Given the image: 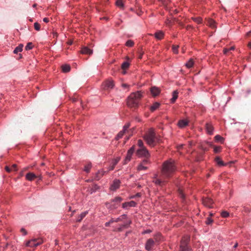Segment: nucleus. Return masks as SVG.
<instances>
[{"label":"nucleus","instance_id":"obj_46","mask_svg":"<svg viewBox=\"0 0 251 251\" xmlns=\"http://www.w3.org/2000/svg\"><path fill=\"white\" fill-rule=\"evenodd\" d=\"M114 222V219L112 218L109 222H106L105 224V226H109L111 224H112V223H113Z\"/></svg>","mask_w":251,"mask_h":251},{"label":"nucleus","instance_id":"obj_12","mask_svg":"<svg viewBox=\"0 0 251 251\" xmlns=\"http://www.w3.org/2000/svg\"><path fill=\"white\" fill-rule=\"evenodd\" d=\"M120 157H118L112 160L110 165L108 168V171H112L114 169L115 166L118 164V163L120 160Z\"/></svg>","mask_w":251,"mask_h":251},{"label":"nucleus","instance_id":"obj_9","mask_svg":"<svg viewBox=\"0 0 251 251\" xmlns=\"http://www.w3.org/2000/svg\"><path fill=\"white\" fill-rule=\"evenodd\" d=\"M203 204L208 208H212L213 201L208 198H205L202 199Z\"/></svg>","mask_w":251,"mask_h":251},{"label":"nucleus","instance_id":"obj_5","mask_svg":"<svg viewBox=\"0 0 251 251\" xmlns=\"http://www.w3.org/2000/svg\"><path fill=\"white\" fill-rule=\"evenodd\" d=\"M137 154L139 157H143L147 159L150 157L149 151L146 148L139 149L137 151Z\"/></svg>","mask_w":251,"mask_h":251},{"label":"nucleus","instance_id":"obj_55","mask_svg":"<svg viewBox=\"0 0 251 251\" xmlns=\"http://www.w3.org/2000/svg\"><path fill=\"white\" fill-rule=\"evenodd\" d=\"M130 221H129L128 223H127L126 224L123 225L122 226L123 227H126L129 226L130 224Z\"/></svg>","mask_w":251,"mask_h":251},{"label":"nucleus","instance_id":"obj_6","mask_svg":"<svg viewBox=\"0 0 251 251\" xmlns=\"http://www.w3.org/2000/svg\"><path fill=\"white\" fill-rule=\"evenodd\" d=\"M188 240V237L182 240L180 245V251H189V248L187 246Z\"/></svg>","mask_w":251,"mask_h":251},{"label":"nucleus","instance_id":"obj_3","mask_svg":"<svg viewBox=\"0 0 251 251\" xmlns=\"http://www.w3.org/2000/svg\"><path fill=\"white\" fill-rule=\"evenodd\" d=\"M144 138L149 145L153 146L155 141V134L154 130L152 129H150L144 136Z\"/></svg>","mask_w":251,"mask_h":251},{"label":"nucleus","instance_id":"obj_20","mask_svg":"<svg viewBox=\"0 0 251 251\" xmlns=\"http://www.w3.org/2000/svg\"><path fill=\"white\" fill-rule=\"evenodd\" d=\"M81 53L86 54H92L93 53V50L87 47H84L81 50Z\"/></svg>","mask_w":251,"mask_h":251},{"label":"nucleus","instance_id":"obj_43","mask_svg":"<svg viewBox=\"0 0 251 251\" xmlns=\"http://www.w3.org/2000/svg\"><path fill=\"white\" fill-rule=\"evenodd\" d=\"M221 216L224 218H226L229 216V213L227 211H224L221 212Z\"/></svg>","mask_w":251,"mask_h":251},{"label":"nucleus","instance_id":"obj_31","mask_svg":"<svg viewBox=\"0 0 251 251\" xmlns=\"http://www.w3.org/2000/svg\"><path fill=\"white\" fill-rule=\"evenodd\" d=\"M126 215L123 214L121 215L120 217L114 219V222H118L119 221H122L123 220L126 219Z\"/></svg>","mask_w":251,"mask_h":251},{"label":"nucleus","instance_id":"obj_42","mask_svg":"<svg viewBox=\"0 0 251 251\" xmlns=\"http://www.w3.org/2000/svg\"><path fill=\"white\" fill-rule=\"evenodd\" d=\"M34 28L37 30V31H39L40 30V24L37 23V22H35L34 24Z\"/></svg>","mask_w":251,"mask_h":251},{"label":"nucleus","instance_id":"obj_30","mask_svg":"<svg viewBox=\"0 0 251 251\" xmlns=\"http://www.w3.org/2000/svg\"><path fill=\"white\" fill-rule=\"evenodd\" d=\"M71 68L69 65H64L62 66V70L64 73H67L70 71Z\"/></svg>","mask_w":251,"mask_h":251},{"label":"nucleus","instance_id":"obj_32","mask_svg":"<svg viewBox=\"0 0 251 251\" xmlns=\"http://www.w3.org/2000/svg\"><path fill=\"white\" fill-rule=\"evenodd\" d=\"M125 133H126L125 132H124V131H123V130H121L118 133V134L117 135V136H116L115 137V140H118L119 139L122 138L124 135V134H125Z\"/></svg>","mask_w":251,"mask_h":251},{"label":"nucleus","instance_id":"obj_29","mask_svg":"<svg viewBox=\"0 0 251 251\" xmlns=\"http://www.w3.org/2000/svg\"><path fill=\"white\" fill-rule=\"evenodd\" d=\"M88 211L82 212L76 220L77 222H80L87 214Z\"/></svg>","mask_w":251,"mask_h":251},{"label":"nucleus","instance_id":"obj_37","mask_svg":"<svg viewBox=\"0 0 251 251\" xmlns=\"http://www.w3.org/2000/svg\"><path fill=\"white\" fill-rule=\"evenodd\" d=\"M134 45V42L131 40H128L126 41V45L127 47H131Z\"/></svg>","mask_w":251,"mask_h":251},{"label":"nucleus","instance_id":"obj_11","mask_svg":"<svg viewBox=\"0 0 251 251\" xmlns=\"http://www.w3.org/2000/svg\"><path fill=\"white\" fill-rule=\"evenodd\" d=\"M149 160L147 159H144L138 166V171L145 170L147 169L148 167L145 165L149 163Z\"/></svg>","mask_w":251,"mask_h":251},{"label":"nucleus","instance_id":"obj_39","mask_svg":"<svg viewBox=\"0 0 251 251\" xmlns=\"http://www.w3.org/2000/svg\"><path fill=\"white\" fill-rule=\"evenodd\" d=\"M129 66V64L128 62L126 61L122 63V68L123 69H126Z\"/></svg>","mask_w":251,"mask_h":251},{"label":"nucleus","instance_id":"obj_52","mask_svg":"<svg viewBox=\"0 0 251 251\" xmlns=\"http://www.w3.org/2000/svg\"><path fill=\"white\" fill-rule=\"evenodd\" d=\"M179 195H180V197L182 198H184V195L183 193H182V191L181 190H179Z\"/></svg>","mask_w":251,"mask_h":251},{"label":"nucleus","instance_id":"obj_7","mask_svg":"<svg viewBox=\"0 0 251 251\" xmlns=\"http://www.w3.org/2000/svg\"><path fill=\"white\" fill-rule=\"evenodd\" d=\"M135 151V146H133L131 147L127 151L126 156L125 159L124 164H126L127 162H129L131 158L132 155Z\"/></svg>","mask_w":251,"mask_h":251},{"label":"nucleus","instance_id":"obj_45","mask_svg":"<svg viewBox=\"0 0 251 251\" xmlns=\"http://www.w3.org/2000/svg\"><path fill=\"white\" fill-rule=\"evenodd\" d=\"M162 4L166 6L167 5H168L169 3L170 2V0H161Z\"/></svg>","mask_w":251,"mask_h":251},{"label":"nucleus","instance_id":"obj_17","mask_svg":"<svg viewBox=\"0 0 251 251\" xmlns=\"http://www.w3.org/2000/svg\"><path fill=\"white\" fill-rule=\"evenodd\" d=\"M116 6L121 9H124L125 7V1L124 0H116Z\"/></svg>","mask_w":251,"mask_h":251},{"label":"nucleus","instance_id":"obj_56","mask_svg":"<svg viewBox=\"0 0 251 251\" xmlns=\"http://www.w3.org/2000/svg\"><path fill=\"white\" fill-rule=\"evenodd\" d=\"M21 231L23 233L24 235H26L27 233L26 231H25V230L24 228H22Z\"/></svg>","mask_w":251,"mask_h":251},{"label":"nucleus","instance_id":"obj_58","mask_svg":"<svg viewBox=\"0 0 251 251\" xmlns=\"http://www.w3.org/2000/svg\"><path fill=\"white\" fill-rule=\"evenodd\" d=\"M122 86L123 88H125L128 87V85L126 84H123L122 85Z\"/></svg>","mask_w":251,"mask_h":251},{"label":"nucleus","instance_id":"obj_19","mask_svg":"<svg viewBox=\"0 0 251 251\" xmlns=\"http://www.w3.org/2000/svg\"><path fill=\"white\" fill-rule=\"evenodd\" d=\"M205 128L207 133L210 135H211L213 133L214 127L211 124L206 123L205 125Z\"/></svg>","mask_w":251,"mask_h":251},{"label":"nucleus","instance_id":"obj_14","mask_svg":"<svg viewBox=\"0 0 251 251\" xmlns=\"http://www.w3.org/2000/svg\"><path fill=\"white\" fill-rule=\"evenodd\" d=\"M120 181L118 179H115L113 181L112 184L110 186V189L112 191H115L119 188Z\"/></svg>","mask_w":251,"mask_h":251},{"label":"nucleus","instance_id":"obj_36","mask_svg":"<svg viewBox=\"0 0 251 251\" xmlns=\"http://www.w3.org/2000/svg\"><path fill=\"white\" fill-rule=\"evenodd\" d=\"M192 19L193 21L199 24L201 23L202 21L201 17H193Z\"/></svg>","mask_w":251,"mask_h":251},{"label":"nucleus","instance_id":"obj_63","mask_svg":"<svg viewBox=\"0 0 251 251\" xmlns=\"http://www.w3.org/2000/svg\"><path fill=\"white\" fill-rule=\"evenodd\" d=\"M234 49H235L234 47L233 46V47H230L229 49H228V50L229 51V50H234Z\"/></svg>","mask_w":251,"mask_h":251},{"label":"nucleus","instance_id":"obj_64","mask_svg":"<svg viewBox=\"0 0 251 251\" xmlns=\"http://www.w3.org/2000/svg\"><path fill=\"white\" fill-rule=\"evenodd\" d=\"M248 47L250 48H251V42L249 43L248 44Z\"/></svg>","mask_w":251,"mask_h":251},{"label":"nucleus","instance_id":"obj_21","mask_svg":"<svg viewBox=\"0 0 251 251\" xmlns=\"http://www.w3.org/2000/svg\"><path fill=\"white\" fill-rule=\"evenodd\" d=\"M188 121L186 120H181L178 122L177 125L180 128H183L187 126Z\"/></svg>","mask_w":251,"mask_h":251},{"label":"nucleus","instance_id":"obj_16","mask_svg":"<svg viewBox=\"0 0 251 251\" xmlns=\"http://www.w3.org/2000/svg\"><path fill=\"white\" fill-rule=\"evenodd\" d=\"M161 178H156V179L153 180L152 182L153 183H154V184H156V185H159V186L162 185L163 184H164L166 182V181H165V179H164V178H165V177H162L161 175Z\"/></svg>","mask_w":251,"mask_h":251},{"label":"nucleus","instance_id":"obj_22","mask_svg":"<svg viewBox=\"0 0 251 251\" xmlns=\"http://www.w3.org/2000/svg\"><path fill=\"white\" fill-rule=\"evenodd\" d=\"M36 177L37 175L33 173L30 172L27 173L25 176L26 179L29 181L33 180L34 178H36Z\"/></svg>","mask_w":251,"mask_h":251},{"label":"nucleus","instance_id":"obj_59","mask_svg":"<svg viewBox=\"0 0 251 251\" xmlns=\"http://www.w3.org/2000/svg\"><path fill=\"white\" fill-rule=\"evenodd\" d=\"M153 180L156 179V178H158V175L157 174H155L154 175V176L153 177Z\"/></svg>","mask_w":251,"mask_h":251},{"label":"nucleus","instance_id":"obj_25","mask_svg":"<svg viewBox=\"0 0 251 251\" xmlns=\"http://www.w3.org/2000/svg\"><path fill=\"white\" fill-rule=\"evenodd\" d=\"M177 98H178V92L176 90L173 91V95H172V98L171 99V102L174 103Z\"/></svg>","mask_w":251,"mask_h":251},{"label":"nucleus","instance_id":"obj_8","mask_svg":"<svg viewBox=\"0 0 251 251\" xmlns=\"http://www.w3.org/2000/svg\"><path fill=\"white\" fill-rule=\"evenodd\" d=\"M137 203L133 201L128 202H126L122 204V208L125 209H128L129 207H134L136 206Z\"/></svg>","mask_w":251,"mask_h":251},{"label":"nucleus","instance_id":"obj_49","mask_svg":"<svg viewBox=\"0 0 251 251\" xmlns=\"http://www.w3.org/2000/svg\"><path fill=\"white\" fill-rule=\"evenodd\" d=\"M141 197V194L140 193H138L135 195H132V196H130L129 199H131L135 198L136 197Z\"/></svg>","mask_w":251,"mask_h":251},{"label":"nucleus","instance_id":"obj_61","mask_svg":"<svg viewBox=\"0 0 251 251\" xmlns=\"http://www.w3.org/2000/svg\"><path fill=\"white\" fill-rule=\"evenodd\" d=\"M36 178H37L38 180H41L42 179V176L41 175H37Z\"/></svg>","mask_w":251,"mask_h":251},{"label":"nucleus","instance_id":"obj_28","mask_svg":"<svg viewBox=\"0 0 251 251\" xmlns=\"http://www.w3.org/2000/svg\"><path fill=\"white\" fill-rule=\"evenodd\" d=\"M215 161L216 162L217 164L220 166H224L226 165V164H225L224 162L221 160V159L218 156L215 158Z\"/></svg>","mask_w":251,"mask_h":251},{"label":"nucleus","instance_id":"obj_47","mask_svg":"<svg viewBox=\"0 0 251 251\" xmlns=\"http://www.w3.org/2000/svg\"><path fill=\"white\" fill-rule=\"evenodd\" d=\"M208 23H209V25L210 26H211L212 27H215V22L212 20L210 19L208 21Z\"/></svg>","mask_w":251,"mask_h":251},{"label":"nucleus","instance_id":"obj_23","mask_svg":"<svg viewBox=\"0 0 251 251\" xmlns=\"http://www.w3.org/2000/svg\"><path fill=\"white\" fill-rule=\"evenodd\" d=\"M151 93L152 95V96H153L154 97H155L159 94L160 90H159V88L157 87H152L151 89Z\"/></svg>","mask_w":251,"mask_h":251},{"label":"nucleus","instance_id":"obj_26","mask_svg":"<svg viewBox=\"0 0 251 251\" xmlns=\"http://www.w3.org/2000/svg\"><path fill=\"white\" fill-rule=\"evenodd\" d=\"M160 106V103L158 102H154L150 107L151 111L153 112L159 108Z\"/></svg>","mask_w":251,"mask_h":251},{"label":"nucleus","instance_id":"obj_41","mask_svg":"<svg viewBox=\"0 0 251 251\" xmlns=\"http://www.w3.org/2000/svg\"><path fill=\"white\" fill-rule=\"evenodd\" d=\"M178 48H179L178 46H175V45L173 46L172 50H173L174 53H176V54L178 53Z\"/></svg>","mask_w":251,"mask_h":251},{"label":"nucleus","instance_id":"obj_48","mask_svg":"<svg viewBox=\"0 0 251 251\" xmlns=\"http://www.w3.org/2000/svg\"><path fill=\"white\" fill-rule=\"evenodd\" d=\"M221 148L219 146L215 147L214 149V152L216 153L219 152L221 151Z\"/></svg>","mask_w":251,"mask_h":251},{"label":"nucleus","instance_id":"obj_57","mask_svg":"<svg viewBox=\"0 0 251 251\" xmlns=\"http://www.w3.org/2000/svg\"><path fill=\"white\" fill-rule=\"evenodd\" d=\"M228 51H229L228 49H224L223 50V52L224 54H226Z\"/></svg>","mask_w":251,"mask_h":251},{"label":"nucleus","instance_id":"obj_18","mask_svg":"<svg viewBox=\"0 0 251 251\" xmlns=\"http://www.w3.org/2000/svg\"><path fill=\"white\" fill-rule=\"evenodd\" d=\"M108 171H105L103 170H100L98 172V173L96 174V176L95 179L97 180H99L101 176H104L105 174H106Z\"/></svg>","mask_w":251,"mask_h":251},{"label":"nucleus","instance_id":"obj_13","mask_svg":"<svg viewBox=\"0 0 251 251\" xmlns=\"http://www.w3.org/2000/svg\"><path fill=\"white\" fill-rule=\"evenodd\" d=\"M154 244V242L152 239H149L147 240L146 245L145 249L147 251L151 250Z\"/></svg>","mask_w":251,"mask_h":251},{"label":"nucleus","instance_id":"obj_54","mask_svg":"<svg viewBox=\"0 0 251 251\" xmlns=\"http://www.w3.org/2000/svg\"><path fill=\"white\" fill-rule=\"evenodd\" d=\"M6 171L8 172H10L12 169H11L8 166H6L5 168Z\"/></svg>","mask_w":251,"mask_h":251},{"label":"nucleus","instance_id":"obj_51","mask_svg":"<svg viewBox=\"0 0 251 251\" xmlns=\"http://www.w3.org/2000/svg\"><path fill=\"white\" fill-rule=\"evenodd\" d=\"M16 168H17L16 164H13V165H12L11 169L16 171V170H17Z\"/></svg>","mask_w":251,"mask_h":251},{"label":"nucleus","instance_id":"obj_53","mask_svg":"<svg viewBox=\"0 0 251 251\" xmlns=\"http://www.w3.org/2000/svg\"><path fill=\"white\" fill-rule=\"evenodd\" d=\"M43 21L45 23H48L49 22V19L48 18L45 17L43 19Z\"/></svg>","mask_w":251,"mask_h":251},{"label":"nucleus","instance_id":"obj_40","mask_svg":"<svg viewBox=\"0 0 251 251\" xmlns=\"http://www.w3.org/2000/svg\"><path fill=\"white\" fill-rule=\"evenodd\" d=\"M138 146L139 147V149L145 148L144 146L143 141L141 140H138L137 142Z\"/></svg>","mask_w":251,"mask_h":251},{"label":"nucleus","instance_id":"obj_2","mask_svg":"<svg viewBox=\"0 0 251 251\" xmlns=\"http://www.w3.org/2000/svg\"><path fill=\"white\" fill-rule=\"evenodd\" d=\"M142 97L140 91L133 93L130 95L127 100V104L130 107H135L138 105L139 100Z\"/></svg>","mask_w":251,"mask_h":251},{"label":"nucleus","instance_id":"obj_35","mask_svg":"<svg viewBox=\"0 0 251 251\" xmlns=\"http://www.w3.org/2000/svg\"><path fill=\"white\" fill-rule=\"evenodd\" d=\"M91 167H92V165H91V163H88V164H87V165H86L85 166V167H84V170L86 172L88 173V172H89V171H90V169H91Z\"/></svg>","mask_w":251,"mask_h":251},{"label":"nucleus","instance_id":"obj_4","mask_svg":"<svg viewBox=\"0 0 251 251\" xmlns=\"http://www.w3.org/2000/svg\"><path fill=\"white\" fill-rule=\"evenodd\" d=\"M123 199L120 197H117L112 200L109 202L106 203V206L108 209L112 210L116 209L120 205Z\"/></svg>","mask_w":251,"mask_h":251},{"label":"nucleus","instance_id":"obj_60","mask_svg":"<svg viewBox=\"0 0 251 251\" xmlns=\"http://www.w3.org/2000/svg\"><path fill=\"white\" fill-rule=\"evenodd\" d=\"M101 20H105L106 21L108 20V17H103L102 18H100Z\"/></svg>","mask_w":251,"mask_h":251},{"label":"nucleus","instance_id":"obj_24","mask_svg":"<svg viewBox=\"0 0 251 251\" xmlns=\"http://www.w3.org/2000/svg\"><path fill=\"white\" fill-rule=\"evenodd\" d=\"M164 34L162 31H158L154 34L155 37L158 40H161L164 37Z\"/></svg>","mask_w":251,"mask_h":251},{"label":"nucleus","instance_id":"obj_33","mask_svg":"<svg viewBox=\"0 0 251 251\" xmlns=\"http://www.w3.org/2000/svg\"><path fill=\"white\" fill-rule=\"evenodd\" d=\"M194 64L193 60L192 59H189V60L185 64V66L188 68H191Z\"/></svg>","mask_w":251,"mask_h":251},{"label":"nucleus","instance_id":"obj_38","mask_svg":"<svg viewBox=\"0 0 251 251\" xmlns=\"http://www.w3.org/2000/svg\"><path fill=\"white\" fill-rule=\"evenodd\" d=\"M33 48L32 44L31 42L28 43L25 47V49L26 50H30Z\"/></svg>","mask_w":251,"mask_h":251},{"label":"nucleus","instance_id":"obj_34","mask_svg":"<svg viewBox=\"0 0 251 251\" xmlns=\"http://www.w3.org/2000/svg\"><path fill=\"white\" fill-rule=\"evenodd\" d=\"M215 139L217 142H220L221 143L224 142V138L219 135H217L215 136Z\"/></svg>","mask_w":251,"mask_h":251},{"label":"nucleus","instance_id":"obj_10","mask_svg":"<svg viewBox=\"0 0 251 251\" xmlns=\"http://www.w3.org/2000/svg\"><path fill=\"white\" fill-rule=\"evenodd\" d=\"M41 242H37L36 239L28 241L26 243V246L30 247H36L41 244Z\"/></svg>","mask_w":251,"mask_h":251},{"label":"nucleus","instance_id":"obj_15","mask_svg":"<svg viewBox=\"0 0 251 251\" xmlns=\"http://www.w3.org/2000/svg\"><path fill=\"white\" fill-rule=\"evenodd\" d=\"M104 89H112L114 87V83L112 80H108L103 83Z\"/></svg>","mask_w":251,"mask_h":251},{"label":"nucleus","instance_id":"obj_27","mask_svg":"<svg viewBox=\"0 0 251 251\" xmlns=\"http://www.w3.org/2000/svg\"><path fill=\"white\" fill-rule=\"evenodd\" d=\"M24 46L23 44H20L18 47H17L14 50L13 53L15 54H17L18 52H21L23 50V48Z\"/></svg>","mask_w":251,"mask_h":251},{"label":"nucleus","instance_id":"obj_62","mask_svg":"<svg viewBox=\"0 0 251 251\" xmlns=\"http://www.w3.org/2000/svg\"><path fill=\"white\" fill-rule=\"evenodd\" d=\"M183 146V144H180L178 146H177V148L179 149H180L181 148H182V147Z\"/></svg>","mask_w":251,"mask_h":251},{"label":"nucleus","instance_id":"obj_44","mask_svg":"<svg viewBox=\"0 0 251 251\" xmlns=\"http://www.w3.org/2000/svg\"><path fill=\"white\" fill-rule=\"evenodd\" d=\"M130 126V124L129 123H127L124 126H123V129L122 130L123 131H124V132H126L127 130V129Z\"/></svg>","mask_w":251,"mask_h":251},{"label":"nucleus","instance_id":"obj_1","mask_svg":"<svg viewBox=\"0 0 251 251\" xmlns=\"http://www.w3.org/2000/svg\"><path fill=\"white\" fill-rule=\"evenodd\" d=\"M176 166L174 160H168L164 162L161 170V176L165 178H169L175 172Z\"/></svg>","mask_w":251,"mask_h":251},{"label":"nucleus","instance_id":"obj_50","mask_svg":"<svg viewBox=\"0 0 251 251\" xmlns=\"http://www.w3.org/2000/svg\"><path fill=\"white\" fill-rule=\"evenodd\" d=\"M212 222H213V221L211 219V218L208 217V218H207V220H206V224L207 225H209V224H211L212 223Z\"/></svg>","mask_w":251,"mask_h":251}]
</instances>
